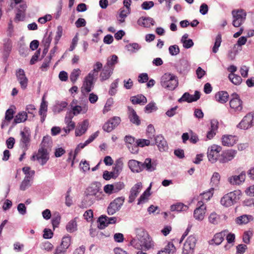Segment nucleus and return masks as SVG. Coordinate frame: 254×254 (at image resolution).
I'll list each match as a JSON object with an SVG mask.
<instances>
[{"label": "nucleus", "instance_id": "1", "mask_svg": "<svg viewBox=\"0 0 254 254\" xmlns=\"http://www.w3.org/2000/svg\"><path fill=\"white\" fill-rule=\"evenodd\" d=\"M130 245L135 249L141 250L143 247L145 250L154 249L155 243L146 231L142 229L136 230V238L130 241Z\"/></svg>", "mask_w": 254, "mask_h": 254}, {"label": "nucleus", "instance_id": "2", "mask_svg": "<svg viewBox=\"0 0 254 254\" xmlns=\"http://www.w3.org/2000/svg\"><path fill=\"white\" fill-rule=\"evenodd\" d=\"M102 68V64L100 62H97L93 65V69L90 71L85 77L82 91L84 90L86 93H89L93 87L94 80L97 78L99 72Z\"/></svg>", "mask_w": 254, "mask_h": 254}, {"label": "nucleus", "instance_id": "3", "mask_svg": "<svg viewBox=\"0 0 254 254\" xmlns=\"http://www.w3.org/2000/svg\"><path fill=\"white\" fill-rule=\"evenodd\" d=\"M162 86L170 90H174L178 86L177 77L171 73H165L161 78Z\"/></svg>", "mask_w": 254, "mask_h": 254}, {"label": "nucleus", "instance_id": "4", "mask_svg": "<svg viewBox=\"0 0 254 254\" xmlns=\"http://www.w3.org/2000/svg\"><path fill=\"white\" fill-rule=\"evenodd\" d=\"M241 191L240 190L230 192L221 198V204L225 207L231 206L235 203L237 200L239 199Z\"/></svg>", "mask_w": 254, "mask_h": 254}, {"label": "nucleus", "instance_id": "5", "mask_svg": "<svg viewBox=\"0 0 254 254\" xmlns=\"http://www.w3.org/2000/svg\"><path fill=\"white\" fill-rule=\"evenodd\" d=\"M38 160L41 165H44L49 159L48 153L47 149L45 147L44 138L41 143V147L38 151V153L36 155L32 156V158Z\"/></svg>", "mask_w": 254, "mask_h": 254}, {"label": "nucleus", "instance_id": "6", "mask_svg": "<svg viewBox=\"0 0 254 254\" xmlns=\"http://www.w3.org/2000/svg\"><path fill=\"white\" fill-rule=\"evenodd\" d=\"M232 14L233 17V25L235 27H240L246 19V12L243 9L233 10Z\"/></svg>", "mask_w": 254, "mask_h": 254}, {"label": "nucleus", "instance_id": "7", "mask_svg": "<svg viewBox=\"0 0 254 254\" xmlns=\"http://www.w3.org/2000/svg\"><path fill=\"white\" fill-rule=\"evenodd\" d=\"M124 201L125 198L124 197H119L115 198L110 202L107 208L108 214L112 215L121 209Z\"/></svg>", "mask_w": 254, "mask_h": 254}, {"label": "nucleus", "instance_id": "8", "mask_svg": "<svg viewBox=\"0 0 254 254\" xmlns=\"http://www.w3.org/2000/svg\"><path fill=\"white\" fill-rule=\"evenodd\" d=\"M222 147L216 145H213L208 148L207 157L209 161L212 163H215L219 158L220 152Z\"/></svg>", "mask_w": 254, "mask_h": 254}, {"label": "nucleus", "instance_id": "9", "mask_svg": "<svg viewBox=\"0 0 254 254\" xmlns=\"http://www.w3.org/2000/svg\"><path fill=\"white\" fill-rule=\"evenodd\" d=\"M254 126V113L247 114L238 124V127L241 129H247Z\"/></svg>", "mask_w": 254, "mask_h": 254}, {"label": "nucleus", "instance_id": "10", "mask_svg": "<svg viewBox=\"0 0 254 254\" xmlns=\"http://www.w3.org/2000/svg\"><path fill=\"white\" fill-rule=\"evenodd\" d=\"M87 195L94 196L97 200L103 199L104 196L101 187L97 184H93L88 187L87 189Z\"/></svg>", "mask_w": 254, "mask_h": 254}, {"label": "nucleus", "instance_id": "11", "mask_svg": "<svg viewBox=\"0 0 254 254\" xmlns=\"http://www.w3.org/2000/svg\"><path fill=\"white\" fill-rule=\"evenodd\" d=\"M237 151L234 149H227L222 152L218 161L221 163H226L233 160L236 156Z\"/></svg>", "mask_w": 254, "mask_h": 254}, {"label": "nucleus", "instance_id": "12", "mask_svg": "<svg viewBox=\"0 0 254 254\" xmlns=\"http://www.w3.org/2000/svg\"><path fill=\"white\" fill-rule=\"evenodd\" d=\"M15 75L20 87L22 90H25L28 86V79L25 75L23 69L19 68L16 71Z\"/></svg>", "mask_w": 254, "mask_h": 254}, {"label": "nucleus", "instance_id": "13", "mask_svg": "<svg viewBox=\"0 0 254 254\" xmlns=\"http://www.w3.org/2000/svg\"><path fill=\"white\" fill-rule=\"evenodd\" d=\"M198 206L194 211L193 216L197 220H202L204 219L206 211V206L204 205V202L202 200L198 201Z\"/></svg>", "mask_w": 254, "mask_h": 254}, {"label": "nucleus", "instance_id": "14", "mask_svg": "<svg viewBox=\"0 0 254 254\" xmlns=\"http://www.w3.org/2000/svg\"><path fill=\"white\" fill-rule=\"evenodd\" d=\"M121 119L120 117H114L104 124L103 129L107 132H111L119 125Z\"/></svg>", "mask_w": 254, "mask_h": 254}, {"label": "nucleus", "instance_id": "15", "mask_svg": "<svg viewBox=\"0 0 254 254\" xmlns=\"http://www.w3.org/2000/svg\"><path fill=\"white\" fill-rule=\"evenodd\" d=\"M200 97V93L198 91H195L194 95H191L188 92H185L181 98L178 100V102H187L191 103L198 100Z\"/></svg>", "mask_w": 254, "mask_h": 254}, {"label": "nucleus", "instance_id": "16", "mask_svg": "<svg viewBox=\"0 0 254 254\" xmlns=\"http://www.w3.org/2000/svg\"><path fill=\"white\" fill-rule=\"evenodd\" d=\"M229 102L230 106L235 112H240L243 109L242 101L238 95L235 94Z\"/></svg>", "mask_w": 254, "mask_h": 254}, {"label": "nucleus", "instance_id": "17", "mask_svg": "<svg viewBox=\"0 0 254 254\" xmlns=\"http://www.w3.org/2000/svg\"><path fill=\"white\" fill-rule=\"evenodd\" d=\"M142 188L141 183H137L135 184L131 189L130 190V194L128 197V202L129 203H132L134 201L135 198L139 194L140 191Z\"/></svg>", "mask_w": 254, "mask_h": 254}, {"label": "nucleus", "instance_id": "18", "mask_svg": "<svg viewBox=\"0 0 254 254\" xmlns=\"http://www.w3.org/2000/svg\"><path fill=\"white\" fill-rule=\"evenodd\" d=\"M155 144L160 151H165L168 149L166 140L162 135H158L155 137Z\"/></svg>", "mask_w": 254, "mask_h": 254}, {"label": "nucleus", "instance_id": "19", "mask_svg": "<svg viewBox=\"0 0 254 254\" xmlns=\"http://www.w3.org/2000/svg\"><path fill=\"white\" fill-rule=\"evenodd\" d=\"M237 137L232 135H224L221 138L222 144L226 146H232L236 143Z\"/></svg>", "mask_w": 254, "mask_h": 254}, {"label": "nucleus", "instance_id": "20", "mask_svg": "<svg viewBox=\"0 0 254 254\" xmlns=\"http://www.w3.org/2000/svg\"><path fill=\"white\" fill-rule=\"evenodd\" d=\"M128 118L130 122L136 126H139L141 124V122L139 116L136 114L135 110L130 107H128Z\"/></svg>", "mask_w": 254, "mask_h": 254}, {"label": "nucleus", "instance_id": "21", "mask_svg": "<svg viewBox=\"0 0 254 254\" xmlns=\"http://www.w3.org/2000/svg\"><path fill=\"white\" fill-rule=\"evenodd\" d=\"M246 178V174L242 172L238 176H233L230 177L228 179L229 183L232 185H239L244 182Z\"/></svg>", "mask_w": 254, "mask_h": 254}, {"label": "nucleus", "instance_id": "22", "mask_svg": "<svg viewBox=\"0 0 254 254\" xmlns=\"http://www.w3.org/2000/svg\"><path fill=\"white\" fill-rule=\"evenodd\" d=\"M89 125L88 120L83 121L81 124L77 126L75 131V134L76 136H81L86 131Z\"/></svg>", "mask_w": 254, "mask_h": 254}, {"label": "nucleus", "instance_id": "23", "mask_svg": "<svg viewBox=\"0 0 254 254\" xmlns=\"http://www.w3.org/2000/svg\"><path fill=\"white\" fill-rule=\"evenodd\" d=\"M128 166L132 172L139 173L142 171L141 162L135 160H130L128 162Z\"/></svg>", "mask_w": 254, "mask_h": 254}, {"label": "nucleus", "instance_id": "24", "mask_svg": "<svg viewBox=\"0 0 254 254\" xmlns=\"http://www.w3.org/2000/svg\"><path fill=\"white\" fill-rule=\"evenodd\" d=\"M215 98L217 102L224 104L228 101L229 94L226 91H219L216 93Z\"/></svg>", "mask_w": 254, "mask_h": 254}, {"label": "nucleus", "instance_id": "25", "mask_svg": "<svg viewBox=\"0 0 254 254\" xmlns=\"http://www.w3.org/2000/svg\"><path fill=\"white\" fill-rule=\"evenodd\" d=\"M101 69H102L100 74V80L103 81L110 78L113 73V69L108 67V65H104Z\"/></svg>", "mask_w": 254, "mask_h": 254}, {"label": "nucleus", "instance_id": "26", "mask_svg": "<svg viewBox=\"0 0 254 254\" xmlns=\"http://www.w3.org/2000/svg\"><path fill=\"white\" fill-rule=\"evenodd\" d=\"M228 231L224 230L219 233H216L213 237L212 242L216 245H220L224 240V237L226 235Z\"/></svg>", "mask_w": 254, "mask_h": 254}, {"label": "nucleus", "instance_id": "27", "mask_svg": "<svg viewBox=\"0 0 254 254\" xmlns=\"http://www.w3.org/2000/svg\"><path fill=\"white\" fill-rule=\"evenodd\" d=\"M150 144V141L149 139H139L136 141V145L134 146V148H132L130 151L132 153H134L137 151V147H143L145 146H148Z\"/></svg>", "mask_w": 254, "mask_h": 254}, {"label": "nucleus", "instance_id": "28", "mask_svg": "<svg viewBox=\"0 0 254 254\" xmlns=\"http://www.w3.org/2000/svg\"><path fill=\"white\" fill-rule=\"evenodd\" d=\"M220 175L218 172H214L211 178L210 185L212 190L216 189L219 185Z\"/></svg>", "mask_w": 254, "mask_h": 254}, {"label": "nucleus", "instance_id": "29", "mask_svg": "<svg viewBox=\"0 0 254 254\" xmlns=\"http://www.w3.org/2000/svg\"><path fill=\"white\" fill-rule=\"evenodd\" d=\"M189 64L186 60H181L177 65V69L181 73H185L189 69Z\"/></svg>", "mask_w": 254, "mask_h": 254}, {"label": "nucleus", "instance_id": "30", "mask_svg": "<svg viewBox=\"0 0 254 254\" xmlns=\"http://www.w3.org/2000/svg\"><path fill=\"white\" fill-rule=\"evenodd\" d=\"M253 220V217L252 215L245 214L238 217L236 219L235 221L238 224L243 225L246 224Z\"/></svg>", "mask_w": 254, "mask_h": 254}, {"label": "nucleus", "instance_id": "31", "mask_svg": "<svg viewBox=\"0 0 254 254\" xmlns=\"http://www.w3.org/2000/svg\"><path fill=\"white\" fill-rule=\"evenodd\" d=\"M130 100L133 104L144 105L147 103L146 98L143 95H137L130 98Z\"/></svg>", "mask_w": 254, "mask_h": 254}, {"label": "nucleus", "instance_id": "32", "mask_svg": "<svg viewBox=\"0 0 254 254\" xmlns=\"http://www.w3.org/2000/svg\"><path fill=\"white\" fill-rule=\"evenodd\" d=\"M27 119V114L26 112H21L18 113L14 119L13 124L16 125L20 123L25 122Z\"/></svg>", "mask_w": 254, "mask_h": 254}, {"label": "nucleus", "instance_id": "33", "mask_svg": "<svg viewBox=\"0 0 254 254\" xmlns=\"http://www.w3.org/2000/svg\"><path fill=\"white\" fill-rule=\"evenodd\" d=\"M189 207L187 205L182 203H177L171 206V210L172 211L182 212L186 211Z\"/></svg>", "mask_w": 254, "mask_h": 254}, {"label": "nucleus", "instance_id": "34", "mask_svg": "<svg viewBox=\"0 0 254 254\" xmlns=\"http://www.w3.org/2000/svg\"><path fill=\"white\" fill-rule=\"evenodd\" d=\"M196 243V239L195 237L193 235H190L187 238L184 246H185V247L188 249L190 248L193 250L195 247Z\"/></svg>", "mask_w": 254, "mask_h": 254}, {"label": "nucleus", "instance_id": "35", "mask_svg": "<svg viewBox=\"0 0 254 254\" xmlns=\"http://www.w3.org/2000/svg\"><path fill=\"white\" fill-rule=\"evenodd\" d=\"M72 117L73 116L66 117L65 118V122L67 125V127L64 128V130L66 133L69 132L70 130H73L75 128V123L71 120Z\"/></svg>", "mask_w": 254, "mask_h": 254}, {"label": "nucleus", "instance_id": "36", "mask_svg": "<svg viewBox=\"0 0 254 254\" xmlns=\"http://www.w3.org/2000/svg\"><path fill=\"white\" fill-rule=\"evenodd\" d=\"M138 22L140 24L142 25L145 27H149L155 24V21L152 18L144 17L139 19Z\"/></svg>", "mask_w": 254, "mask_h": 254}, {"label": "nucleus", "instance_id": "37", "mask_svg": "<svg viewBox=\"0 0 254 254\" xmlns=\"http://www.w3.org/2000/svg\"><path fill=\"white\" fill-rule=\"evenodd\" d=\"M175 250V248L172 243L169 242L167 245L162 250L159 251L157 254H170L171 252H174Z\"/></svg>", "mask_w": 254, "mask_h": 254}, {"label": "nucleus", "instance_id": "38", "mask_svg": "<svg viewBox=\"0 0 254 254\" xmlns=\"http://www.w3.org/2000/svg\"><path fill=\"white\" fill-rule=\"evenodd\" d=\"M20 135L21 137L20 139L21 142L25 146H27L30 140V135L29 133L27 131H21L20 132Z\"/></svg>", "mask_w": 254, "mask_h": 254}, {"label": "nucleus", "instance_id": "39", "mask_svg": "<svg viewBox=\"0 0 254 254\" xmlns=\"http://www.w3.org/2000/svg\"><path fill=\"white\" fill-rule=\"evenodd\" d=\"M30 181L31 177L29 175H26L20 186V189L21 190H25L30 187L31 186Z\"/></svg>", "mask_w": 254, "mask_h": 254}, {"label": "nucleus", "instance_id": "40", "mask_svg": "<svg viewBox=\"0 0 254 254\" xmlns=\"http://www.w3.org/2000/svg\"><path fill=\"white\" fill-rule=\"evenodd\" d=\"M230 80L235 85H240L242 81V79L241 77L235 73H230L228 76Z\"/></svg>", "mask_w": 254, "mask_h": 254}, {"label": "nucleus", "instance_id": "41", "mask_svg": "<svg viewBox=\"0 0 254 254\" xmlns=\"http://www.w3.org/2000/svg\"><path fill=\"white\" fill-rule=\"evenodd\" d=\"M141 166L142 167V170L146 169V170L151 172L155 169L151 164V160L150 158H146L143 163H141Z\"/></svg>", "mask_w": 254, "mask_h": 254}, {"label": "nucleus", "instance_id": "42", "mask_svg": "<svg viewBox=\"0 0 254 254\" xmlns=\"http://www.w3.org/2000/svg\"><path fill=\"white\" fill-rule=\"evenodd\" d=\"M125 141L127 144V146L129 149H130L131 146L132 148H134V146L136 145L134 137L131 135H126L125 137Z\"/></svg>", "mask_w": 254, "mask_h": 254}, {"label": "nucleus", "instance_id": "43", "mask_svg": "<svg viewBox=\"0 0 254 254\" xmlns=\"http://www.w3.org/2000/svg\"><path fill=\"white\" fill-rule=\"evenodd\" d=\"M118 57L116 55H114L111 57L110 60H108L107 62L105 65H108V67L112 68L113 70L114 65L118 63Z\"/></svg>", "mask_w": 254, "mask_h": 254}, {"label": "nucleus", "instance_id": "44", "mask_svg": "<svg viewBox=\"0 0 254 254\" xmlns=\"http://www.w3.org/2000/svg\"><path fill=\"white\" fill-rule=\"evenodd\" d=\"M66 229L68 232L71 233L77 229V224L75 220H71L67 224Z\"/></svg>", "mask_w": 254, "mask_h": 254}, {"label": "nucleus", "instance_id": "45", "mask_svg": "<svg viewBox=\"0 0 254 254\" xmlns=\"http://www.w3.org/2000/svg\"><path fill=\"white\" fill-rule=\"evenodd\" d=\"M149 190L150 188H148L139 197V198L138 199V205L144 203L145 201V200H146L148 199V197L150 194L149 193Z\"/></svg>", "mask_w": 254, "mask_h": 254}, {"label": "nucleus", "instance_id": "46", "mask_svg": "<svg viewBox=\"0 0 254 254\" xmlns=\"http://www.w3.org/2000/svg\"><path fill=\"white\" fill-rule=\"evenodd\" d=\"M48 104L47 102L45 101L44 97H43L42 102L40 105L39 114L40 116H42L44 113V115L46 113L47 111Z\"/></svg>", "mask_w": 254, "mask_h": 254}, {"label": "nucleus", "instance_id": "47", "mask_svg": "<svg viewBox=\"0 0 254 254\" xmlns=\"http://www.w3.org/2000/svg\"><path fill=\"white\" fill-rule=\"evenodd\" d=\"M221 43V35L218 34L215 38L214 45L212 48V52L214 53H216L218 51V48L220 47Z\"/></svg>", "mask_w": 254, "mask_h": 254}, {"label": "nucleus", "instance_id": "48", "mask_svg": "<svg viewBox=\"0 0 254 254\" xmlns=\"http://www.w3.org/2000/svg\"><path fill=\"white\" fill-rule=\"evenodd\" d=\"M208 220L210 223L213 224H217L219 221L220 217L215 212H212L210 214Z\"/></svg>", "mask_w": 254, "mask_h": 254}, {"label": "nucleus", "instance_id": "49", "mask_svg": "<svg viewBox=\"0 0 254 254\" xmlns=\"http://www.w3.org/2000/svg\"><path fill=\"white\" fill-rule=\"evenodd\" d=\"M123 167V162L121 159H118L116 161L114 167V172L116 174H118L122 170Z\"/></svg>", "mask_w": 254, "mask_h": 254}, {"label": "nucleus", "instance_id": "50", "mask_svg": "<svg viewBox=\"0 0 254 254\" xmlns=\"http://www.w3.org/2000/svg\"><path fill=\"white\" fill-rule=\"evenodd\" d=\"M80 74V70L79 68L74 69L70 75V80L72 83H74L78 78Z\"/></svg>", "mask_w": 254, "mask_h": 254}, {"label": "nucleus", "instance_id": "51", "mask_svg": "<svg viewBox=\"0 0 254 254\" xmlns=\"http://www.w3.org/2000/svg\"><path fill=\"white\" fill-rule=\"evenodd\" d=\"M157 110V107L156 106V104L153 102L149 103L145 106L144 108V111L147 113H151L153 111H156Z\"/></svg>", "mask_w": 254, "mask_h": 254}, {"label": "nucleus", "instance_id": "52", "mask_svg": "<svg viewBox=\"0 0 254 254\" xmlns=\"http://www.w3.org/2000/svg\"><path fill=\"white\" fill-rule=\"evenodd\" d=\"M213 191L210 189L208 191L201 193L200 195L201 200L208 201L213 196Z\"/></svg>", "mask_w": 254, "mask_h": 254}, {"label": "nucleus", "instance_id": "53", "mask_svg": "<svg viewBox=\"0 0 254 254\" xmlns=\"http://www.w3.org/2000/svg\"><path fill=\"white\" fill-rule=\"evenodd\" d=\"M155 130L151 124L148 126L146 129V135L149 138L152 139L154 137Z\"/></svg>", "mask_w": 254, "mask_h": 254}, {"label": "nucleus", "instance_id": "54", "mask_svg": "<svg viewBox=\"0 0 254 254\" xmlns=\"http://www.w3.org/2000/svg\"><path fill=\"white\" fill-rule=\"evenodd\" d=\"M61 216L59 213H55L52 219V223L54 228L57 227L60 223Z\"/></svg>", "mask_w": 254, "mask_h": 254}, {"label": "nucleus", "instance_id": "55", "mask_svg": "<svg viewBox=\"0 0 254 254\" xmlns=\"http://www.w3.org/2000/svg\"><path fill=\"white\" fill-rule=\"evenodd\" d=\"M99 222L100 223V228L103 229L108 225L107 216H101L99 218Z\"/></svg>", "mask_w": 254, "mask_h": 254}, {"label": "nucleus", "instance_id": "56", "mask_svg": "<svg viewBox=\"0 0 254 254\" xmlns=\"http://www.w3.org/2000/svg\"><path fill=\"white\" fill-rule=\"evenodd\" d=\"M71 238L69 236H65L62 238L60 245L67 249L70 245Z\"/></svg>", "mask_w": 254, "mask_h": 254}, {"label": "nucleus", "instance_id": "57", "mask_svg": "<svg viewBox=\"0 0 254 254\" xmlns=\"http://www.w3.org/2000/svg\"><path fill=\"white\" fill-rule=\"evenodd\" d=\"M253 235V232L252 231H248L244 232L243 235V242L248 244L250 242V239Z\"/></svg>", "mask_w": 254, "mask_h": 254}, {"label": "nucleus", "instance_id": "58", "mask_svg": "<svg viewBox=\"0 0 254 254\" xmlns=\"http://www.w3.org/2000/svg\"><path fill=\"white\" fill-rule=\"evenodd\" d=\"M169 51L171 55L176 56L179 53L180 49L177 45H174L169 47Z\"/></svg>", "mask_w": 254, "mask_h": 254}, {"label": "nucleus", "instance_id": "59", "mask_svg": "<svg viewBox=\"0 0 254 254\" xmlns=\"http://www.w3.org/2000/svg\"><path fill=\"white\" fill-rule=\"evenodd\" d=\"M14 111L12 109H8L5 112V120L8 122L10 121L13 118Z\"/></svg>", "mask_w": 254, "mask_h": 254}, {"label": "nucleus", "instance_id": "60", "mask_svg": "<svg viewBox=\"0 0 254 254\" xmlns=\"http://www.w3.org/2000/svg\"><path fill=\"white\" fill-rule=\"evenodd\" d=\"M130 13V10L127 9H121L120 13L119 14V16L121 18V19L119 20L120 22H124L125 18L127 17V15Z\"/></svg>", "mask_w": 254, "mask_h": 254}, {"label": "nucleus", "instance_id": "61", "mask_svg": "<svg viewBox=\"0 0 254 254\" xmlns=\"http://www.w3.org/2000/svg\"><path fill=\"white\" fill-rule=\"evenodd\" d=\"M114 188L113 185L108 184L104 187L103 190L106 193L110 195L115 193Z\"/></svg>", "mask_w": 254, "mask_h": 254}, {"label": "nucleus", "instance_id": "62", "mask_svg": "<svg viewBox=\"0 0 254 254\" xmlns=\"http://www.w3.org/2000/svg\"><path fill=\"white\" fill-rule=\"evenodd\" d=\"M116 173L115 172H109L105 171L103 174V178L106 180H110L111 178H114Z\"/></svg>", "mask_w": 254, "mask_h": 254}, {"label": "nucleus", "instance_id": "63", "mask_svg": "<svg viewBox=\"0 0 254 254\" xmlns=\"http://www.w3.org/2000/svg\"><path fill=\"white\" fill-rule=\"evenodd\" d=\"M66 250V248L60 245L56 248L54 254H64Z\"/></svg>", "mask_w": 254, "mask_h": 254}, {"label": "nucleus", "instance_id": "64", "mask_svg": "<svg viewBox=\"0 0 254 254\" xmlns=\"http://www.w3.org/2000/svg\"><path fill=\"white\" fill-rule=\"evenodd\" d=\"M247 249V246L245 245L240 244L237 247V254H243Z\"/></svg>", "mask_w": 254, "mask_h": 254}]
</instances>
